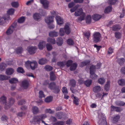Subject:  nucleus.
Here are the masks:
<instances>
[{
	"label": "nucleus",
	"instance_id": "f257e3e1",
	"mask_svg": "<svg viewBox=\"0 0 125 125\" xmlns=\"http://www.w3.org/2000/svg\"><path fill=\"white\" fill-rule=\"evenodd\" d=\"M74 15L76 16L81 15L76 20L77 21L79 22H81L82 21L84 20L85 16V14L83 12V10L82 8L79 9L77 11H76L75 12Z\"/></svg>",
	"mask_w": 125,
	"mask_h": 125
},
{
	"label": "nucleus",
	"instance_id": "f03ea898",
	"mask_svg": "<svg viewBox=\"0 0 125 125\" xmlns=\"http://www.w3.org/2000/svg\"><path fill=\"white\" fill-rule=\"evenodd\" d=\"M46 117L45 114H43L34 117L31 123L35 124L36 123L39 124L41 120L44 119Z\"/></svg>",
	"mask_w": 125,
	"mask_h": 125
},
{
	"label": "nucleus",
	"instance_id": "7ed1b4c3",
	"mask_svg": "<svg viewBox=\"0 0 125 125\" xmlns=\"http://www.w3.org/2000/svg\"><path fill=\"white\" fill-rule=\"evenodd\" d=\"M50 12L51 14L53 16L47 17L45 19V22L48 24H50L53 22V17L57 15V13L53 10L51 11Z\"/></svg>",
	"mask_w": 125,
	"mask_h": 125
},
{
	"label": "nucleus",
	"instance_id": "20e7f679",
	"mask_svg": "<svg viewBox=\"0 0 125 125\" xmlns=\"http://www.w3.org/2000/svg\"><path fill=\"white\" fill-rule=\"evenodd\" d=\"M26 66L30 65L31 69L32 70H34L37 67V63L36 61L31 62L29 61H28L25 62Z\"/></svg>",
	"mask_w": 125,
	"mask_h": 125
},
{
	"label": "nucleus",
	"instance_id": "39448f33",
	"mask_svg": "<svg viewBox=\"0 0 125 125\" xmlns=\"http://www.w3.org/2000/svg\"><path fill=\"white\" fill-rule=\"evenodd\" d=\"M101 37V35L99 32H94L93 35V41L95 43L98 42L100 41Z\"/></svg>",
	"mask_w": 125,
	"mask_h": 125
},
{
	"label": "nucleus",
	"instance_id": "423d86ee",
	"mask_svg": "<svg viewBox=\"0 0 125 125\" xmlns=\"http://www.w3.org/2000/svg\"><path fill=\"white\" fill-rule=\"evenodd\" d=\"M14 100L13 98H9L8 103L7 102L5 104V109H9L14 104Z\"/></svg>",
	"mask_w": 125,
	"mask_h": 125
},
{
	"label": "nucleus",
	"instance_id": "0eeeda50",
	"mask_svg": "<svg viewBox=\"0 0 125 125\" xmlns=\"http://www.w3.org/2000/svg\"><path fill=\"white\" fill-rule=\"evenodd\" d=\"M37 49V47L35 46H30L27 48V51L30 54H34L35 53Z\"/></svg>",
	"mask_w": 125,
	"mask_h": 125
},
{
	"label": "nucleus",
	"instance_id": "6e6552de",
	"mask_svg": "<svg viewBox=\"0 0 125 125\" xmlns=\"http://www.w3.org/2000/svg\"><path fill=\"white\" fill-rule=\"evenodd\" d=\"M34 19L37 21H39L41 20L42 15L40 14L36 13L34 14L33 15Z\"/></svg>",
	"mask_w": 125,
	"mask_h": 125
},
{
	"label": "nucleus",
	"instance_id": "1a4fd4ad",
	"mask_svg": "<svg viewBox=\"0 0 125 125\" xmlns=\"http://www.w3.org/2000/svg\"><path fill=\"white\" fill-rule=\"evenodd\" d=\"M103 117L101 118L99 120L98 123L99 125H107L105 118L103 115Z\"/></svg>",
	"mask_w": 125,
	"mask_h": 125
},
{
	"label": "nucleus",
	"instance_id": "9d476101",
	"mask_svg": "<svg viewBox=\"0 0 125 125\" xmlns=\"http://www.w3.org/2000/svg\"><path fill=\"white\" fill-rule=\"evenodd\" d=\"M40 1L44 9H47L48 8L49 4L48 1L46 0H40Z\"/></svg>",
	"mask_w": 125,
	"mask_h": 125
},
{
	"label": "nucleus",
	"instance_id": "9b49d317",
	"mask_svg": "<svg viewBox=\"0 0 125 125\" xmlns=\"http://www.w3.org/2000/svg\"><path fill=\"white\" fill-rule=\"evenodd\" d=\"M5 71V73L6 74L10 75L14 73V70L12 68H9L6 69Z\"/></svg>",
	"mask_w": 125,
	"mask_h": 125
},
{
	"label": "nucleus",
	"instance_id": "f8f14e48",
	"mask_svg": "<svg viewBox=\"0 0 125 125\" xmlns=\"http://www.w3.org/2000/svg\"><path fill=\"white\" fill-rule=\"evenodd\" d=\"M7 67V64L4 62H1L0 63V71L4 72Z\"/></svg>",
	"mask_w": 125,
	"mask_h": 125
},
{
	"label": "nucleus",
	"instance_id": "ddd939ff",
	"mask_svg": "<svg viewBox=\"0 0 125 125\" xmlns=\"http://www.w3.org/2000/svg\"><path fill=\"white\" fill-rule=\"evenodd\" d=\"M56 19L57 24L60 26L63 23V20L59 16H57L56 17Z\"/></svg>",
	"mask_w": 125,
	"mask_h": 125
},
{
	"label": "nucleus",
	"instance_id": "4468645a",
	"mask_svg": "<svg viewBox=\"0 0 125 125\" xmlns=\"http://www.w3.org/2000/svg\"><path fill=\"white\" fill-rule=\"evenodd\" d=\"M14 29V27L13 26H10L7 30L6 31V33L7 35H9L12 34Z\"/></svg>",
	"mask_w": 125,
	"mask_h": 125
},
{
	"label": "nucleus",
	"instance_id": "2eb2a0df",
	"mask_svg": "<svg viewBox=\"0 0 125 125\" xmlns=\"http://www.w3.org/2000/svg\"><path fill=\"white\" fill-rule=\"evenodd\" d=\"M32 111L33 114H36L38 113L39 110L37 106H33L32 107Z\"/></svg>",
	"mask_w": 125,
	"mask_h": 125
},
{
	"label": "nucleus",
	"instance_id": "dca6fc26",
	"mask_svg": "<svg viewBox=\"0 0 125 125\" xmlns=\"http://www.w3.org/2000/svg\"><path fill=\"white\" fill-rule=\"evenodd\" d=\"M46 44L45 42L44 41L40 42L38 45L39 48L40 50H42L45 47Z\"/></svg>",
	"mask_w": 125,
	"mask_h": 125
},
{
	"label": "nucleus",
	"instance_id": "f3484780",
	"mask_svg": "<svg viewBox=\"0 0 125 125\" xmlns=\"http://www.w3.org/2000/svg\"><path fill=\"white\" fill-rule=\"evenodd\" d=\"M61 88L58 85H56L52 90L53 92L56 94L58 93L60 91Z\"/></svg>",
	"mask_w": 125,
	"mask_h": 125
},
{
	"label": "nucleus",
	"instance_id": "a211bd4d",
	"mask_svg": "<svg viewBox=\"0 0 125 125\" xmlns=\"http://www.w3.org/2000/svg\"><path fill=\"white\" fill-rule=\"evenodd\" d=\"M10 19L9 16L8 15H6L4 16H3V18H1L0 19V24H2L3 23V20L4 19L5 20H8Z\"/></svg>",
	"mask_w": 125,
	"mask_h": 125
},
{
	"label": "nucleus",
	"instance_id": "6ab92c4d",
	"mask_svg": "<svg viewBox=\"0 0 125 125\" xmlns=\"http://www.w3.org/2000/svg\"><path fill=\"white\" fill-rule=\"evenodd\" d=\"M29 84L27 80L23 81L22 82V86L24 89L27 88L28 87Z\"/></svg>",
	"mask_w": 125,
	"mask_h": 125
},
{
	"label": "nucleus",
	"instance_id": "aec40b11",
	"mask_svg": "<svg viewBox=\"0 0 125 125\" xmlns=\"http://www.w3.org/2000/svg\"><path fill=\"white\" fill-rule=\"evenodd\" d=\"M63 40L62 38L60 37L57 39L56 43L58 45L61 46L63 44Z\"/></svg>",
	"mask_w": 125,
	"mask_h": 125
},
{
	"label": "nucleus",
	"instance_id": "412c9836",
	"mask_svg": "<svg viewBox=\"0 0 125 125\" xmlns=\"http://www.w3.org/2000/svg\"><path fill=\"white\" fill-rule=\"evenodd\" d=\"M7 98L4 95L2 96L0 98V102L1 103L5 104L7 103L6 102Z\"/></svg>",
	"mask_w": 125,
	"mask_h": 125
},
{
	"label": "nucleus",
	"instance_id": "4be33fe9",
	"mask_svg": "<svg viewBox=\"0 0 125 125\" xmlns=\"http://www.w3.org/2000/svg\"><path fill=\"white\" fill-rule=\"evenodd\" d=\"M101 88L100 86H96L93 89V91L95 93H97L100 91Z\"/></svg>",
	"mask_w": 125,
	"mask_h": 125
},
{
	"label": "nucleus",
	"instance_id": "5701e85b",
	"mask_svg": "<svg viewBox=\"0 0 125 125\" xmlns=\"http://www.w3.org/2000/svg\"><path fill=\"white\" fill-rule=\"evenodd\" d=\"M56 116L57 118L61 119L62 118H64V115L62 113H58L56 114Z\"/></svg>",
	"mask_w": 125,
	"mask_h": 125
},
{
	"label": "nucleus",
	"instance_id": "b1692460",
	"mask_svg": "<svg viewBox=\"0 0 125 125\" xmlns=\"http://www.w3.org/2000/svg\"><path fill=\"white\" fill-rule=\"evenodd\" d=\"M65 32L67 34H69L71 32L70 28L68 25H66L64 27Z\"/></svg>",
	"mask_w": 125,
	"mask_h": 125
},
{
	"label": "nucleus",
	"instance_id": "393cba45",
	"mask_svg": "<svg viewBox=\"0 0 125 125\" xmlns=\"http://www.w3.org/2000/svg\"><path fill=\"white\" fill-rule=\"evenodd\" d=\"M120 118V116L118 115L114 116L113 118V122L114 123H116L117 122Z\"/></svg>",
	"mask_w": 125,
	"mask_h": 125
},
{
	"label": "nucleus",
	"instance_id": "a878e982",
	"mask_svg": "<svg viewBox=\"0 0 125 125\" xmlns=\"http://www.w3.org/2000/svg\"><path fill=\"white\" fill-rule=\"evenodd\" d=\"M9 77L4 75L0 74V81H4L8 80Z\"/></svg>",
	"mask_w": 125,
	"mask_h": 125
},
{
	"label": "nucleus",
	"instance_id": "bb28decb",
	"mask_svg": "<svg viewBox=\"0 0 125 125\" xmlns=\"http://www.w3.org/2000/svg\"><path fill=\"white\" fill-rule=\"evenodd\" d=\"M56 85L55 83L54 82H52L49 84L48 87L51 90H52Z\"/></svg>",
	"mask_w": 125,
	"mask_h": 125
},
{
	"label": "nucleus",
	"instance_id": "cd10ccee",
	"mask_svg": "<svg viewBox=\"0 0 125 125\" xmlns=\"http://www.w3.org/2000/svg\"><path fill=\"white\" fill-rule=\"evenodd\" d=\"M58 35V32L55 31H51L49 33V36L51 37H56Z\"/></svg>",
	"mask_w": 125,
	"mask_h": 125
},
{
	"label": "nucleus",
	"instance_id": "c85d7f7f",
	"mask_svg": "<svg viewBox=\"0 0 125 125\" xmlns=\"http://www.w3.org/2000/svg\"><path fill=\"white\" fill-rule=\"evenodd\" d=\"M47 62V60L46 59L42 58L39 60L38 62L40 64L43 65L46 63Z\"/></svg>",
	"mask_w": 125,
	"mask_h": 125
},
{
	"label": "nucleus",
	"instance_id": "c756f323",
	"mask_svg": "<svg viewBox=\"0 0 125 125\" xmlns=\"http://www.w3.org/2000/svg\"><path fill=\"white\" fill-rule=\"evenodd\" d=\"M101 17L100 15L97 14H95L92 16L93 19L95 21H97L100 19Z\"/></svg>",
	"mask_w": 125,
	"mask_h": 125
},
{
	"label": "nucleus",
	"instance_id": "7c9ffc66",
	"mask_svg": "<svg viewBox=\"0 0 125 125\" xmlns=\"http://www.w3.org/2000/svg\"><path fill=\"white\" fill-rule=\"evenodd\" d=\"M92 82V81L91 79H88L84 82L85 84L87 87H89Z\"/></svg>",
	"mask_w": 125,
	"mask_h": 125
},
{
	"label": "nucleus",
	"instance_id": "2f4dec72",
	"mask_svg": "<svg viewBox=\"0 0 125 125\" xmlns=\"http://www.w3.org/2000/svg\"><path fill=\"white\" fill-rule=\"evenodd\" d=\"M90 74V78L92 79H96L98 77V76L94 73V72L92 73L91 72Z\"/></svg>",
	"mask_w": 125,
	"mask_h": 125
},
{
	"label": "nucleus",
	"instance_id": "473e14b6",
	"mask_svg": "<svg viewBox=\"0 0 125 125\" xmlns=\"http://www.w3.org/2000/svg\"><path fill=\"white\" fill-rule=\"evenodd\" d=\"M50 79L51 81H54L55 80L56 77L54 73L52 72L50 73Z\"/></svg>",
	"mask_w": 125,
	"mask_h": 125
},
{
	"label": "nucleus",
	"instance_id": "72a5a7b5",
	"mask_svg": "<svg viewBox=\"0 0 125 125\" xmlns=\"http://www.w3.org/2000/svg\"><path fill=\"white\" fill-rule=\"evenodd\" d=\"M105 81V79L102 77L99 78L98 80V83L101 84H102L104 83Z\"/></svg>",
	"mask_w": 125,
	"mask_h": 125
},
{
	"label": "nucleus",
	"instance_id": "f704fd0d",
	"mask_svg": "<svg viewBox=\"0 0 125 125\" xmlns=\"http://www.w3.org/2000/svg\"><path fill=\"white\" fill-rule=\"evenodd\" d=\"M77 66V64L76 63L72 64L71 65L70 69L71 71H73L76 68Z\"/></svg>",
	"mask_w": 125,
	"mask_h": 125
},
{
	"label": "nucleus",
	"instance_id": "c9c22d12",
	"mask_svg": "<svg viewBox=\"0 0 125 125\" xmlns=\"http://www.w3.org/2000/svg\"><path fill=\"white\" fill-rule=\"evenodd\" d=\"M47 41L49 43H50L52 44L55 43V39L54 38H48L47 39Z\"/></svg>",
	"mask_w": 125,
	"mask_h": 125
},
{
	"label": "nucleus",
	"instance_id": "e433bc0d",
	"mask_svg": "<svg viewBox=\"0 0 125 125\" xmlns=\"http://www.w3.org/2000/svg\"><path fill=\"white\" fill-rule=\"evenodd\" d=\"M110 86V82L109 81H107L105 85L104 88L105 90L107 91L109 89Z\"/></svg>",
	"mask_w": 125,
	"mask_h": 125
},
{
	"label": "nucleus",
	"instance_id": "4c0bfd02",
	"mask_svg": "<svg viewBox=\"0 0 125 125\" xmlns=\"http://www.w3.org/2000/svg\"><path fill=\"white\" fill-rule=\"evenodd\" d=\"M125 62V59L123 58L118 59V62L120 65H122Z\"/></svg>",
	"mask_w": 125,
	"mask_h": 125
},
{
	"label": "nucleus",
	"instance_id": "58836bf2",
	"mask_svg": "<svg viewBox=\"0 0 125 125\" xmlns=\"http://www.w3.org/2000/svg\"><path fill=\"white\" fill-rule=\"evenodd\" d=\"M118 83L119 85L123 86L125 85V80L121 79L118 81Z\"/></svg>",
	"mask_w": 125,
	"mask_h": 125
},
{
	"label": "nucleus",
	"instance_id": "ea45409f",
	"mask_svg": "<svg viewBox=\"0 0 125 125\" xmlns=\"http://www.w3.org/2000/svg\"><path fill=\"white\" fill-rule=\"evenodd\" d=\"M111 7L110 6H108L105 9L104 12L105 13H107L111 11Z\"/></svg>",
	"mask_w": 125,
	"mask_h": 125
},
{
	"label": "nucleus",
	"instance_id": "a19ab883",
	"mask_svg": "<svg viewBox=\"0 0 125 125\" xmlns=\"http://www.w3.org/2000/svg\"><path fill=\"white\" fill-rule=\"evenodd\" d=\"M73 99V103L76 105L79 104V99L77 97H74Z\"/></svg>",
	"mask_w": 125,
	"mask_h": 125
},
{
	"label": "nucleus",
	"instance_id": "79ce46f5",
	"mask_svg": "<svg viewBox=\"0 0 125 125\" xmlns=\"http://www.w3.org/2000/svg\"><path fill=\"white\" fill-rule=\"evenodd\" d=\"M91 16L90 15H88L86 19V21L87 23L88 24L90 23L91 22Z\"/></svg>",
	"mask_w": 125,
	"mask_h": 125
},
{
	"label": "nucleus",
	"instance_id": "37998d69",
	"mask_svg": "<svg viewBox=\"0 0 125 125\" xmlns=\"http://www.w3.org/2000/svg\"><path fill=\"white\" fill-rule=\"evenodd\" d=\"M22 51L23 49L21 47H18L16 50V52L18 54L21 53L22 52Z\"/></svg>",
	"mask_w": 125,
	"mask_h": 125
},
{
	"label": "nucleus",
	"instance_id": "c03bdc74",
	"mask_svg": "<svg viewBox=\"0 0 125 125\" xmlns=\"http://www.w3.org/2000/svg\"><path fill=\"white\" fill-rule=\"evenodd\" d=\"M111 110L112 111H115L117 112H119L120 111V108L119 107L114 106H111Z\"/></svg>",
	"mask_w": 125,
	"mask_h": 125
},
{
	"label": "nucleus",
	"instance_id": "a18cd8bd",
	"mask_svg": "<svg viewBox=\"0 0 125 125\" xmlns=\"http://www.w3.org/2000/svg\"><path fill=\"white\" fill-rule=\"evenodd\" d=\"M44 68L48 72L52 70L53 68L52 67L49 65H46Z\"/></svg>",
	"mask_w": 125,
	"mask_h": 125
},
{
	"label": "nucleus",
	"instance_id": "49530a36",
	"mask_svg": "<svg viewBox=\"0 0 125 125\" xmlns=\"http://www.w3.org/2000/svg\"><path fill=\"white\" fill-rule=\"evenodd\" d=\"M18 81V80L16 78H12L9 80V82L11 83H15Z\"/></svg>",
	"mask_w": 125,
	"mask_h": 125
},
{
	"label": "nucleus",
	"instance_id": "de8ad7c7",
	"mask_svg": "<svg viewBox=\"0 0 125 125\" xmlns=\"http://www.w3.org/2000/svg\"><path fill=\"white\" fill-rule=\"evenodd\" d=\"M90 61L88 60V61H83V62H82L81 63H80V66L82 67L83 66L86 65L88 63H89L90 62Z\"/></svg>",
	"mask_w": 125,
	"mask_h": 125
},
{
	"label": "nucleus",
	"instance_id": "09e8293b",
	"mask_svg": "<svg viewBox=\"0 0 125 125\" xmlns=\"http://www.w3.org/2000/svg\"><path fill=\"white\" fill-rule=\"evenodd\" d=\"M14 10L13 9L11 8L7 11V13L8 15H11L14 13Z\"/></svg>",
	"mask_w": 125,
	"mask_h": 125
},
{
	"label": "nucleus",
	"instance_id": "8fccbe9b",
	"mask_svg": "<svg viewBox=\"0 0 125 125\" xmlns=\"http://www.w3.org/2000/svg\"><path fill=\"white\" fill-rule=\"evenodd\" d=\"M70 85L72 87H74L76 85V82L74 79H72L70 81Z\"/></svg>",
	"mask_w": 125,
	"mask_h": 125
},
{
	"label": "nucleus",
	"instance_id": "3c124183",
	"mask_svg": "<svg viewBox=\"0 0 125 125\" xmlns=\"http://www.w3.org/2000/svg\"><path fill=\"white\" fill-rule=\"evenodd\" d=\"M52 99V96H48L45 99V101L46 103H49L51 102Z\"/></svg>",
	"mask_w": 125,
	"mask_h": 125
},
{
	"label": "nucleus",
	"instance_id": "603ef678",
	"mask_svg": "<svg viewBox=\"0 0 125 125\" xmlns=\"http://www.w3.org/2000/svg\"><path fill=\"white\" fill-rule=\"evenodd\" d=\"M117 1V0H108V3L109 4L112 5L115 4Z\"/></svg>",
	"mask_w": 125,
	"mask_h": 125
},
{
	"label": "nucleus",
	"instance_id": "864d4df0",
	"mask_svg": "<svg viewBox=\"0 0 125 125\" xmlns=\"http://www.w3.org/2000/svg\"><path fill=\"white\" fill-rule=\"evenodd\" d=\"M17 72L20 73H23L24 72V71L23 69V68L21 67H19L17 70Z\"/></svg>",
	"mask_w": 125,
	"mask_h": 125
},
{
	"label": "nucleus",
	"instance_id": "5fc2aeb1",
	"mask_svg": "<svg viewBox=\"0 0 125 125\" xmlns=\"http://www.w3.org/2000/svg\"><path fill=\"white\" fill-rule=\"evenodd\" d=\"M95 66L94 65H92L90 67V72H92V73H94L95 70L96 69L95 68Z\"/></svg>",
	"mask_w": 125,
	"mask_h": 125
},
{
	"label": "nucleus",
	"instance_id": "6e6d98bb",
	"mask_svg": "<svg viewBox=\"0 0 125 125\" xmlns=\"http://www.w3.org/2000/svg\"><path fill=\"white\" fill-rule=\"evenodd\" d=\"M65 33L64 29L63 28H61L59 30L60 35L62 36L64 35Z\"/></svg>",
	"mask_w": 125,
	"mask_h": 125
},
{
	"label": "nucleus",
	"instance_id": "4d7b16f0",
	"mask_svg": "<svg viewBox=\"0 0 125 125\" xmlns=\"http://www.w3.org/2000/svg\"><path fill=\"white\" fill-rule=\"evenodd\" d=\"M46 47L48 51H50L52 49V46L50 44L47 43L46 45Z\"/></svg>",
	"mask_w": 125,
	"mask_h": 125
},
{
	"label": "nucleus",
	"instance_id": "13d9d810",
	"mask_svg": "<svg viewBox=\"0 0 125 125\" xmlns=\"http://www.w3.org/2000/svg\"><path fill=\"white\" fill-rule=\"evenodd\" d=\"M62 93L64 94H67L68 93V91L67 88L65 87H63L62 89Z\"/></svg>",
	"mask_w": 125,
	"mask_h": 125
},
{
	"label": "nucleus",
	"instance_id": "bf43d9fd",
	"mask_svg": "<svg viewBox=\"0 0 125 125\" xmlns=\"http://www.w3.org/2000/svg\"><path fill=\"white\" fill-rule=\"evenodd\" d=\"M68 44L70 45H72L74 44V42L73 40L71 39H69L67 41Z\"/></svg>",
	"mask_w": 125,
	"mask_h": 125
},
{
	"label": "nucleus",
	"instance_id": "052dcab7",
	"mask_svg": "<svg viewBox=\"0 0 125 125\" xmlns=\"http://www.w3.org/2000/svg\"><path fill=\"white\" fill-rule=\"evenodd\" d=\"M12 6L14 7H17L18 6V2H13L11 3Z\"/></svg>",
	"mask_w": 125,
	"mask_h": 125
},
{
	"label": "nucleus",
	"instance_id": "680f3d73",
	"mask_svg": "<svg viewBox=\"0 0 125 125\" xmlns=\"http://www.w3.org/2000/svg\"><path fill=\"white\" fill-rule=\"evenodd\" d=\"M39 97L41 98L42 97H44L45 95L43 94V92L42 91H40L39 92Z\"/></svg>",
	"mask_w": 125,
	"mask_h": 125
},
{
	"label": "nucleus",
	"instance_id": "e2e57ef3",
	"mask_svg": "<svg viewBox=\"0 0 125 125\" xmlns=\"http://www.w3.org/2000/svg\"><path fill=\"white\" fill-rule=\"evenodd\" d=\"M25 18L24 17H22L19 18L18 21L19 23H21L23 22L25 20Z\"/></svg>",
	"mask_w": 125,
	"mask_h": 125
},
{
	"label": "nucleus",
	"instance_id": "0e129e2a",
	"mask_svg": "<svg viewBox=\"0 0 125 125\" xmlns=\"http://www.w3.org/2000/svg\"><path fill=\"white\" fill-rule=\"evenodd\" d=\"M120 29L118 26L117 25H115L113 26L112 27V30L114 31H117Z\"/></svg>",
	"mask_w": 125,
	"mask_h": 125
},
{
	"label": "nucleus",
	"instance_id": "69168bd1",
	"mask_svg": "<svg viewBox=\"0 0 125 125\" xmlns=\"http://www.w3.org/2000/svg\"><path fill=\"white\" fill-rule=\"evenodd\" d=\"M116 104L117 105L120 106H124L125 105V103L123 101H119L117 102Z\"/></svg>",
	"mask_w": 125,
	"mask_h": 125
},
{
	"label": "nucleus",
	"instance_id": "338daca9",
	"mask_svg": "<svg viewBox=\"0 0 125 125\" xmlns=\"http://www.w3.org/2000/svg\"><path fill=\"white\" fill-rule=\"evenodd\" d=\"M73 62L71 60H69L66 63V66L67 67H69L72 64Z\"/></svg>",
	"mask_w": 125,
	"mask_h": 125
},
{
	"label": "nucleus",
	"instance_id": "774afa93",
	"mask_svg": "<svg viewBox=\"0 0 125 125\" xmlns=\"http://www.w3.org/2000/svg\"><path fill=\"white\" fill-rule=\"evenodd\" d=\"M64 122L62 121L54 123L53 125H63Z\"/></svg>",
	"mask_w": 125,
	"mask_h": 125
}]
</instances>
